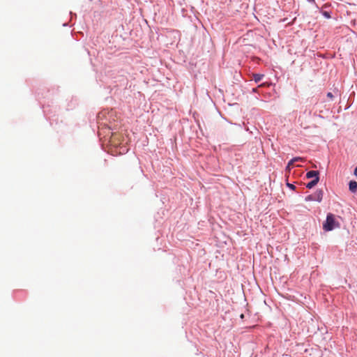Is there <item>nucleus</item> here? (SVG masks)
I'll use <instances>...</instances> for the list:
<instances>
[{"instance_id":"obj_1","label":"nucleus","mask_w":357,"mask_h":357,"mask_svg":"<svg viewBox=\"0 0 357 357\" xmlns=\"http://www.w3.org/2000/svg\"><path fill=\"white\" fill-rule=\"evenodd\" d=\"M340 226V223L335 220V215L332 213H328L325 222L323 224V229L326 231H329L335 228H339Z\"/></svg>"},{"instance_id":"obj_2","label":"nucleus","mask_w":357,"mask_h":357,"mask_svg":"<svg viewBox=\"0 0 357 357\" xmlns=\"http://www.w3.org/2000/svg\"><path fill=\"white\" fill-rule=\"evenodd\" d=\"M238 315V312L233 310L232 311L228 310L225 316V321H227V327L231 328L234 325V321Z\"/></svg>"},{"instance_id":"obj_3","label":"nucleus","mask_w":357,"mask_h":357,"mask_svg":"<svg viewBox=\"0 0 357 357\" xmlns=\"http://www.w3.org/2000/svg\"><path fill=\"white\" fill-rule=\"evenodd\" d=\"M120 135L117 133L112 134V141L113 143H114L115 145H124L127 144V142L125 141L124 138L121 141L119 140Z\"/></svg>"},{"instance_id":"obj_4","label":"nucleus","mask_w":357,"mask_h":357,"mask_svg":"<svg viewBox=\"0 0 357 357\" xmlns=\"http://www.w3.org/2000/svg\"><path fill=\"white\" fill-rule=\"evenodd\" d=\"M313 196L314 201L320 202L323 198V191L321 190H317L313 193Z\"/></svg>"},{"instance_id":"obj_5","label":"nucleus","mask_w":357,"mask_h":357,"mask_svg":"<svg viewBox=\"0 0 357 357\" xmlns=\"http://www.w3.org/2000/svg\"><path fill=\"white\" fill-rule=\"evenodd\" d=\"M319 173L318 171L312 170V171L307 172L306 177L307 178H313L314 179H316L317 178H319Z\"/></svg>"},{"instance_id":"obj_6","label":"nucleus","mask_w":357,"mask_h":357,"mask_svg":"<svg viewBox=\"0 0 357 357\" xmlns=\"http://www.w3.org/2000/svg\"><path fill=\"white\" fill-rule=\"evenodd\" d=\"M349 187L351 192H356L357 191V182L356 181H351Z\"/></svg>"},{"instance_id":"obj_7","label":"nucleus","mask_w":357,"mask_h":357,"mask_svg":"<svg viewBox=\"0 0 357 357\" xmlns=\"http://www.w3.org/2000/svg\"><path fill=\"white\" fill-rule=\"evenodd\" d=\"M319 181V178H317L316 179H313L312 181H311L310 182H309L306 185V187L307 188H309V189L312 188L314 186H315L317 184Z\"/></svg>"},{"instance_id":"obj_8","label":"nucleus","mask_w":357,"mask_h":357,"mask_svg":"<svg viewBox=\"0 0 357 357\" xmlns=\"http://www.w3.org/2000/svg\"><path fill=\"white\" fill-rule=\"evenodd\" d=\"M264 75L261 74H253V79L255 82H259L261 81Z\"/></svg>"},{"instance_id":"obj_9","label":"nucleus","mask_w":357,"mask_h":357,"mask_svg":"<svg viewBox=\"0 0 357 357\" xmlns=\"http://www.w3.org/2000/svg\"><path fill=\"white\" fill-rule=\"evenodd\" d=\"M303 160H304L303 158L296 157L290 160V164H294L295 162H297V161H303Z\"/></svg>"},{"instance_id":"obj_10","label":"nucleus","mask_w":357,"mask_h":357,"mask_svg":"<svg viewBox=\"0 0 357 357\" xmlns=\"http://www.w3.org/2000/svg\"><path fill=\"white\" fill-rule=\"evenodd\" d=\"M305 201H307V202L314 201L313 194L307 196L305 197Z\"/></svg>"},{"instance_id":"obj_11","label":"nucleus","mask_w":357,"mask_h":357,"mask_svg":"<svg viewBox=\"0 0 357 357\" xmlns=\"http://www.w3.org/2000/svg\"><path fill=\"white\" fill-rule=\"evenodd\" d=\"M294 164H290V161L288 162L287 164V169L288 171H290V169H291V167Z\"/></svg>"},{"instance_id":"obj_12","label":"nucleus","mask_w":357,"mask_h":357,"mask_svg":"<svg viewBox=\"0 0 357 357\" xmlns=\"http://www.w3.org/2000/svg\"><path fill=\"white\" fill-rule=\"evenodd\" d=\"M287 186L291 189V190H294L295 189V186L293 185V184H291V183H287Z\"/></svg>"},{"instance_id":"obj_13","label":"nucleus","mask_w":357,"mask_h":357,"mask_svg":"<svg viewBox=\"0 0 357 357\" xmlns=\"http://www.w3.org/2000/svg\"><path fill=\"white\" fill-rule=\"evenodd\" d=\"M327 97H328V98H329L330 99H333V93H332L328 92V93H327Z\"/></svg>"},{"instance_id":"obj_14","label":"nucleus","mask_w":357,"mask_h":357,"mask_svg":"<svg viewBox=\"0 0 357 357\" xmlns=\"http://www.w3.org/2000/svg\"><path fill=\"white\" fill-rule=\"evenodd\" d=\"M324 15L325 17H326L327 18H329V17H331V16H330V15H329V13H327V12H324Z\"/></svg>"},{"instance_id":"obj_15","label":"nucleus","mask_w":357,"mask_h":357,"mask_svg":"<svg viewBox=\"0 0 357 357\" xmlns=\"http://www.w3.org/2000/svg\"><path fill=\"white\" fill-rule=\"evenodd\" d=\"M238 316H239L241 319H243L244 317V315L243 313H241V314L238 313Z\"/></svg>"},{"instance_id":"obj_16","label":"nucleus","mask_w":357,"mask_h":357,"mask_svg":"<svg viewBox=\"0 0 357 357\" xmlns=\"http://www.w3.org/2000/svg\"><path fill=\"white\" fill-rule=\"evenodd\" d=\"M354 174L357 176V167L354 169Z\"/></svg>"},{"instance_id":"obj_17","label":"nucleus","mask_w":357,"mask_h":357,"mask_svg":"<svg viewBox=\"0 0 357 357\" xmlns=\"http://www.w3.org/2000/svg\"><path fill=\"white\" fill-rule=\"evenodd\" d=\"M310 2H314V0H308Z\"/></svg>"}]
</instances>
